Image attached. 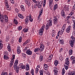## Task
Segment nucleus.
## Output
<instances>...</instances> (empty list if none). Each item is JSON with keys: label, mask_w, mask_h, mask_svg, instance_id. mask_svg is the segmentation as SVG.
Segmentation results:
<instances>
[{"label": "nucleus", "mask_w": 75, "mask_h": 75, "mask_svg": "<svg viewBox=\"0 0 75 75\" xmlns=\"http://www.w3.org/2000/svg\"><path fill=\"white\" fill-rule=\"evenodd\" d=\"M65 64L64 65V68L66 70H67L68 69V66H69V58H67L66 59V62L65 63Z\"/></svg>", "instance_id": "nucleus-1"}, {"label": "nucleus", "mask_w": 75, "mask_h": 75, "mask_svg": "<svg viewBox=\"0 0 75 75\" xmlns=\"http://www.w3.org/2000/svg\"><path fill=\"white\" fill-rule=\"evenodd\" d=\"M71 38L72 40L70 41L69 43L70 46H71V47H73L74 44H75V37H74V36H71Z\"/></svg>", "instance_id": "nucleus-2"}, {"label": "nucleus", "mask_w": 75, "mask_h": 75, "mask_svg": "<svg viewBox=\"0 0 75 75\" xmlns=\"http://www.w3.org/2000/svg\"><path fill=\"white\" fill-rule=\"evenodd\" d=\"M52 21L51 19H50L49 21V23H47L46 25V30H48L49 29L50 26H51L52 25Z\"/></svg>", "instance_id": "nucleus-3"}, {"label": "nucleus", "mask_w": 75, "mask_h": 75, "mask_svg": "<svg viewBox=\"0 0 75 75\" xmlns=\"http://www.w3.org/2000/svg\"><path fill=\"white\" fill-rule=\"evenodd\" d=\"M29 20L30 22H32L33 21V19L31 17V15H30L29 16H28L27 18L25 20L26 23H28Z\"/></svg>", "instance_id": "nucleus-4"}, {"label": "nucleus", "mask_w": 75, "mask_h": 75, "mask_svg": "<svg viewBox=\"0 0 75 75\" xmlns=\"http://www.w3.org/2000/svg\"><path fill=\"white\" fill-rule=\"evenodd\" d=\"M45 25H43L42 27V28L40 29V30L39 31V33L40 35H42L43 34V32L44 30V28H45Z\"/></svg>", "instance_id": "nucleus-5"}, {"label": "nucleus", "mask_w": 75, "mask_h": 75, "mask_svg": "<svg viewBox=\"0 0 75 75\" xmlns=\"http://www.w3.org/2000/svg\"><path fill=\"white\" fill-rule=\"evenodd\" d=\"M24 51H27L26 53L28 55H32L33 54V52H32L30 50H28L26 48L24 49Z\"/></svg>", "instance_id": "nucleus-6"}, {"label": "nucleus", "mask_w": 75, "mask_h": 75, "mask_svg": "<svg viewBox=\"0 0 75 75\" xmlns=\"http://www.w3.org/2000/svg\"><path fill=\"white\" fill-rule=\"evenodd\" d=\"M13 68L14 69H16V71L17 73H18V72H19V67L17 66V65H14L13 66Z\"/></svg>", "instance_id": "nucleus-7"}, {"label": "nucleus", "mask_w": 75, "mask_h": 75, "mask_svg": "<svg viewBox=\"0 0 75 75\" xmlns=\"http://www.w3.org/2000/svg\"><path fill=\"white\" fill-rule=\"evenodd\" d=\"M71 26L69 25L68 26V28L66 29V31L67 33H69L71 30Z\"/></svg>", "instance_id": "nucleus-8"}, {"label": "nucleus", "mask_w": 75, "mask_h": 75, "mask_svg": "<svg viewBox=\"0 0 75 75\" xmlns=\"http://www.w3.org/2000/svg\"><path fill=\"white\" fill-rule=\"evenodd\" d=\"M19 67L20 69H25V66L23 65L22 63L20 64L19 65Z\"/></svg>", "instance_id": "nucleus-9"}, {"label": "nucleus", "mask_w": 75, "mask_h": 75, "mask_svg": "<svg viewBox=\"0 0 75 75\" xmlns=\"http://www.w3.org/2000/svg\"><path fill=\"white\" fill-rule=\"evenodd\" d=\"M70 58L71 60L72 61V64H74L75 63V57L71 56Z\"/></svg>", "instance_id": "nucleus-10"}, {"label": "nucleus", "mask_w": 75, "mask_h": 75, "mask_svg": "<svg viewBox=\"0 0 75 75\" xmlns=\"http://www.w3.org/2000/svg\"><path fill=\"white\" fill-rule=\"evenodd\" d=\"M4 59H9V57L7 56V53L6 52H4Z\"/></svg>", "instance_id": "nucleus-11"}, {"label": "nucleus", "mask_w": 75, "mask_h": 75, "mask_svg": "<svg viewBox=\"0 0 75 75\" xmlns=\"http://www.w3.org/2000/svg\"><path fill=\"white\" fill-rule=\"evenodd\" d=\"M0 19H1V21L2 23H3L4 21V20L5 19V18H4V16H3V15H1V13L0 12Z\"/></svg>", "instance_id": "nucleus-12"}, {"label": "nucleus", "mask_w": 75, "mask_h": 75, "mask_svg": "<svg viewBox=\"0 0 75 75\" xmlns=\"http://www.w3.org/2000/svg\"><path fill=\"white\" fill-rule=\"evenodd\" d=\"M65 25H66L64 24L63 26L61 31L62 33H64V29H65Z\"/></svg>", "instance_id": "nucleus-13"}, {"label": "nucleus", "mask_w": 75, "mask_h": 75, "mask_svg": "<svg viewBox=\"0 0 75 75\" xmlns=\"http://www.w3.org/2000/svg\"><path fill=\"white\" fill-rule=\"evenodd\" d=\"M6 9L8 10H11V8H10V7L8 6V2L6 1Z\"/></svg>", "instance_id": "nucleus-14"}, {"label": "nucleus", "mask_w": 75, "mask_h": 75, "mask_svg": "<svg viewBox=\"0 0 75 75\" xmlns=\"http://www.w3.org/2000/svg\"><path fill=\"white\" fill-rule=\"evenodd\" d=\"M54 75H58V70L57 69L55 68L54 69Z\"/></svg>", "instance_id": "nucleus-15"}, {"label": "nucleus", "mask_w": 75, "mask_h": 75, "mask_svg": "<svg viewBox=\"0 0 75 75\" xmlns=\"http://www.w3.org/2000/svg\"><path fill=\"white\" fill-rule=\"evenodd\" d=\"M42 6V1H41L39 3L38 7H39V8H41Z\"/></svg>", "instance_id": "nucleus-16"}, {"label": "nucleus", "mask_w": 75, "mask_h": 75, "mask_svg": "<svg viewBox=\"0 0 75 75\" xmlns=\"http://www.w3.org/2000/svg\"><path fill=\"white\" fill-rule=\"evenodd\" d=\"M21 9L23 11H25V8L24 7V6L23 5H21Z\"/></svg>", "instance_id": "nucleus-17"}, {"label": "nucleus", "mask_w": 75, "mask_h": 75, "mask_svg": "<svg viewBox=\"0 0 75 75\" xmlns=\"http://www.w3.org/2000/svg\"><path fill=\"white\" fill-rule=\"evenodd\" d=\"M61 15L62 17H64L65 16V12L64 10H62L61 12Z\"/></svg>", "instance_id": "nucleus-18"}, {"label": "nucleus", "mask_w": 75, "mask_h": 75, "mask_svg": "<svg viewBox=\"0 0 75 75\" xmlns=\"http://www.w3.org/2000/svg\"><path fill=\"white\" fill-rule=\"evenodd\" d=\"M40 50V51H42L41 50V49H40L39 48H37L34 50L35 52H38V51H39Z\"/></svg>", "instance_id": "nucleus-19"}, {"label": "nucleus", "mask_w": 75, "mask_h": 75, "mask_svg": "<svg viewBox=\"0 0 75 75\" xmlns=\"http://www.w3.org/2000/svg\"><path fill=\"white\" fill-rule=\"evenodd\" d=\"M14 61H13V60H11L10 63L9 65L10 67H11L13 65V63H14Z\"/></svg>", "instance_id": "nucleus-20"}, {"label": "nucleus", "mask_w": 75, "mask_h": 75, "mask_svg": "<svg viewBox=\"0 0 75 75\" xmlns=\"http://www.w3.org/2000/svg\"><path fill=\"white\" fill-rule=\"evenodd\" d=\"M57 7H58V4H54L53 7V10H55L57 9Z\"/></svg>", "instance_id": "nucleus-21"}, {"label": "nucleus", "mask_w": 75, "mask_h": 75, "mask_svg": "<svg viewBox=\"0 0 75 75\" xmlns=\"http://www.w3.org/2000/svg\"><path fill=\"white\" fill-rule=\"evenodd\" d=\"M18 16L21 18H24L23 16L20 13H18Z\"/></svg>", "instance_id": "nucleus-22"}, {"label": "nucleus", "mask_w": 75, "mask_h": 75, "mask_svg": "<svg viewBox=\"0 0 75 75\" xmlns=\"http://www.w3.org/2000/svg\"><path fill=\"white\" fill-rule=\"evenodd\" d=\"M8 50V51H11V49L10 45H8L7 46Z\"/></svg>", "instance_id": "nucleus-23"}, {"label": "nucleus", "mask_w": 75, "mask_h": 75, "mask_svg": "<svg viewBox=\"0 0 75 75\" xmlns=\"http://www.w3.org/2000/svg\"><path fill=\"white\" fill-rule=\"evenodd\" d=\"M44 69L46 70H47L48 69V66L46 64H44Z\"/></svg>", "instance_id": "nucleus-24"}, {"label": "nucleus", "mask_w": 75, "mask_h": 75, "mask_svg": "<svg viewBox=\"0 0 75 75\" xmlns=\"http://www.w3.org/2000/svg\"><path fill=\"white\" fill-rule=\"evenodd\" d=\"M6 42H8L9 40H10V36H8L6 37Z\"/></svg>", "instance_id": "nucleus-25"}, {"label": "nucleus", "mask_w": 75, "mask_h": 75, "mask_svg": "<svg viewBox=\"0 0 75 75\" xmlns=\"http://www.w3.org/2000/svg\"><path fill=\"white\" fill-rule=\"evenodd\" d=\"M54 24H57V23L58 22V20H57V18H56L54 19Z\"/></svg>", "instance_id": "nucleus-26"}, {"label": "nucleus", "mask_w": 75, "mask_h": 75, "mask_svg": "<svg viewBox=\"0 0 75 75\" xmlns=\"http://www.w3.org/2000/svg\"><path fill=\"white\" fill-rule=\"evenodd\" d=\"M42 14V10H41V11L40 12L39 15L38 17V20H40V16Z\"/></svg>", "instance_id": "nucleus-27"}, {"label": "nucleus", "mask_w": 75, "mask_h": 75, "mask_svg": "<svg viewBox=\"0 0 75 75\" xmlns=\"http://www.w3.org/2000/svg\"><path fill=\"white\" fill-rule=\"evenodd\" d=\"M65 69L64 68H63L62 70V75H64L65 74Z\"/></svg>", "instance_id": "nucleus-28"}, {"label": "nucleus", "mask_w": 75, "mask_h": 75, "mask_svg": "<svg viewBox=\"0 0 75 75\" xmlns=\"http://www.w3.org/2000/svg\"><path fill=\"white\" fill-rule=\"evenodd\" d=\"M14 23L15 24H16V25H17L18 24V23L17 21L16 20L14 19Z\"/></svg>", "instance_id": "nucleus-29"}, {"label": "nucleus", "mask_w": 75, "mask_h": 75, "mask_svg": "<svg viewBox=\"0 0 75 75\" xmlns=\"http://www.w3.org/2000/svg\"><path fill=\"white\" fill-rule=\"evenodd\" d=\"M73 52V51H72V50H70L69 51V54L70 55H71L72 54V53Z\"/></svg>", "instance_id": "nucleus-30"}, {"label": "nucleus", "mask_w": 75, "mask_h": 75, "mask_svg": "<svg viewBox=\"0 0 75 75\" xmlns=\"http://www.w3.org/2000/svg\"><path fill=\"white\" fill-rule=\"evenodd\" d=\"M28 29L27 28L24 29L23 30V31L24 33H26V32H27V31H28Z\"/></svg>", "instance_id": "nucleus-31"}, {"label": "nucleus", "mask_w": 75, "mask_h": 75, "mask_svg": "<svg viewBox=\"0 0 75 75\" xmlns=\"http://www.w3.org/2000/svg\"><path fill=\"white\" fill-rule=\"evenodd\" d=\"M53 55L52 54H51L48 57V59L49 60H51L52 58V56Z\"/></svg>", "instance_id": "nucleus-32"}, {"label": "nucleus", "mask_w": 75, "mask_h": 75, "mask_svg": "<svg viewBox=\"0 0 75 75\" xmlns=\"http://www.w3.org/2000/svg\"><path fill=\"white\" fill-rule=\"evenodd\" d=\"M43 57L42 56V55L40 56V62L42 61L43 60Z\"/></svg>", "instance_id": "nucleus-33"}, {"label": "nucleus", "mask_w": 75, "mask_h": 75, "mask_svg": "<svg viewBox=\"0 0 75 75\" xmlns=\"http://www.w3.org/2000/svg\"><path fill=\"white\" fill-rule=\"evenodd\" d=\"M60 43L61 44H62V45H63L64 44V40L62 39V40H61L60 41Z\"/></svg>", "instance_id": "nucleus-34"}, {"label": "nucleus", "mask_w": 75, "mask_h": 75, "mask_svg": "<svg viewBox=\"0 0 75 75\" xmlns=\"http://www.w3.org/2000/svg\"><path fill=\"white\" fill-rule=\"evenodd\" d=\"M1 75H8L7 74V73L6 72H2L1 74Z\"/></svg>", "instance_id": "nucleus-35"}, {"label": "nucleus", "mask_w": 75, "mask_h": 75, "mask_svg": "<svg viewBox=\"0 0 75 75\" xmlns=\"http://www.w3.org/2000/svg\"><path fill=\"white\" fill-rule=\"evenodd\" d=\"M30 73L32 75H34V69H32Z\"/></svg>", "instance_id": "nucleus-36"}, {"label": "nucleus", "mask_w": 75, "mask_h": 75, "mask_svg": "<svg viewBox=\"0 0 75 75\" xmlns=\"http://www.w3.org/2000/svg\"><path fill=\"white\" fill-rule=\"evenodd\" d=\"M54 64L56 67L57 66V65H58V61L57 60H55Z\"/></svg>", "instance_id": "nucleus-37"}, {"label": "nucleus", "mask_w": 75, "mask_h": 75, "mask_svg": "<svg viewBox=\"0 0 75 75\" xmlns=\"http://www.w3.org/2000/svg\"><path fill=\"white\" fill-rule=\"evenodd\" d=\"M73 23H74V24L73 25V28H75V21L73 20Z\"/></svg>", "instance_id": "nucleus-38"}, {"label": "nucleus", "mask_w": 75, "mask_h": 75, "mask_svg": "<svg viewBox=\"0 0 75 75\" xmlns=\"http://www.w3.org/2000/svg\"><path fill=\"white\" fill-rule=\"evenodd\" d=\"M53 3V0H50L49 1L50 6V5L52 4Z\"/></svg>", "instance_id": "nucleus-39"}, {"label": "nucleus", "mask_w": 75, "mask_h": 75, "mask_svg": "<svg viewBox=\"0 0 75 75\" xmlns=\"http://www.w3.org/2000/svg\"><path fill=\"white\" fill-rule=\"evenodd\" d=\"M38 7V4H35L34 5V8H37Z\"/></svg>", "instance_id": "nucleus-40"}, {"label": "nucleus", "mask_w": 75, "mask_h": 75, "mask_svg": "<svg viewBox=\"0 0 75 75\" xmlns=\"http://www.w3.org/2000/svg\"><path fill=\"white\" fill-rule=\"evenodd\" d=\"M40 48L41 49V51H42L43 50H44V47H42V46H40Z\"/></svg>", "instance_id": "nucleus-41"}, {"label": "nucleus", "mask_w": 75, "mask_h": 75, "mask_svg": "<svg viewBox=\"0 0 75 75\" xmlns=\"http://www.w3.org/2000/svg\"><path fill=\"white\" fill-rule=\"evenodd\" d=\"M17 52L18 54H20L21 52V50L20 49H17Z\"/></svg>", "instance_id": "nucleus-42"}, {"label": "nucleus", "mask_w": 75, "mask_h": 75, "mask_svg": "<svg viewBox=\"0 0 75 75\" xmlns=\"http://www.w3.org/2000/svg\"><path fill=\"white\" fill-rule=\"evenodd\" d=\"M13 58L11 59V60H13V61H14V58H15V55L14 54H13L12 56Z\"/></svg>", "instance_id": "nucleus-43"}, {"label": "nucleus", "mask_w": 75, "mask_h": 75, "mask_svg": "<svg viewBox=\"0 0 75 75\" xmlns=\"http://www.w3.org/2000/svg\"><path fill=\"white\" fill-rule=\"evenodd\" d=\"M40 75H43V71L42 70H40Z\"/></svg>", "instance_id": "nucleus-44"}, {"label": "nucleus", "mask_w": 75, "mask_h": 75, "mask_svg": "<svg viewBox=\"0 0 75 75\" xmlns=\"http://www.w3.org/2000/svg\"><path fill=\"white\" fill-rule=\"evenodd\" d=\"M39 71V69L38 68H36L35 69L36 74H37Z\"/></svg>", "instance_id": "nucleus-45"}, {"label": "nucleus", "mask_w": 75, "mask_h": 75, "mask_svg": "<svg viewBox=\"0 0 75 75\" xmlns=\"http://www.w3.org/2000/svg\"><path fill=\"white\" fill-rule=\"evenodd\" d=\"M22 40V37H20L19 40V42H21Z\"/></svg>", "instance_id": "nucleus-46"}, {"label": "nucleus", "mask_w": 75, "mask_h": 75, "mask_svg": "<svg viewBox=\"0 0 75 75\" xmlns=\"http://www.w3.org/2000/svg\"><path fill=\"white\" fill-rule=\"evenodd\" d=\"M2 46H3V44L1 43H0V50L2 49Z\"/></svg>", "instance_id": "nucleus-47"}, {"label": "nucleus", "mask_w": 75, "mask_h": 75, "mask_svg": "<svg viewBox=\"0 0 75 75\" xmlns=\"http://www.w3.org/2000/svg\"><path fill=\"white\" fill-rule=\"evenodd\" d=\"M11 1V3L12 4H14V0H10Z\"/></svg>", "instance_id": "nucleus-48"}, {"label": "nucleus", "mask_w": 75, "mask_h": 75, "mask_svg": "<svg viewBox=\"0 0 75 75\" xmlns=\"http://www.w3.org/2000/svg\"><path fill=\"white\" fill-rule=\"evenodd\" d=\"M59 59L61 61L63 60V57L62 56H60L59 57Z\"/></svg>", "instance_id": "nucleus-49"}, {"label": "nucleus", "mask_w": 75, "mask_h": 75, "mask_svg": "<svg viewBox=\"0 0 75 75\" xmlns=\"http://www.w3.org/2000/svg\"><path fill=\"white\" fill-rule=\"evenodd\" d=\"M21 29H22V27H21V26H19L18 27V30H21Z\"/></svg>", "instance_id": "nucleus-50"}, {"label": "nucleus", "mask_w": 75, "mask_h": 75, "mask_svg": "<svg viewBox=\"0 0 75 75\" xmlns=\"http://www.w3.org/2000/svg\"><path fill=\"white\" fill-rule=\"evenodd\" d=\"M15 11L16 12V13H18V10L17 8H16L15 9Z\"/></svg>", "instance_id": "nucleus-51"}, {"label": "nucleus", "mask_w": 75, "mask_h": 75, "mask_svg": "<svg viewBox=\"0 0 75 75\" xmlns=\"http://www.w3.org/2000/svg\"><path fill=\"white\" fill-rule=\"evenodd\" d=\"M70 17L71 16H68V17H67V18H66V20H69V18H70Z\"/></svg>", "instance_id": "nucleus-52"}, {"label": "nucleus", "mask_w": 75, "mask_h": 75, "mask_svg": "<svg viewBox=\"0 0 75 75\" xmlns=\"http://www.w3.org/2000/svg\"><path fill=\"white\" fill-rule=\"evenodd\" d=\"M22 56H23L24 57H26V55L24 53H23Z\"/></svg>", "instance_id": "nucleus-53"}, {"label": "nucleus", "mask_w": 75, "mask_h": 75, "mask_svg": "<svg viewBox=\"0 0 75 75\" xmlns=\"http://www.w3.org/2000/svg\"><path fill=\"white\" fill-rule=\"evenodd\" d=\"M26 75H30V73L28 72H26L25 73Z\"/></svg>", "instance_id": "nucleus-54"}, {"label": "nucleus", "mask_w": 75, "mask_h": 75, "mask_svg": "<svg viewBox=\"0 0 75 75\" xmlns=\"http://www.w3.org/2000/svg\"><path fill=\"white\" fill-rule=\"evenodd\" d=\"M60 31L59 30L57 33V35L58 37H59V33H60Z\"/></svg>", "instance_id": "nucleus-55"}, {"label": "nucleus", "mask_w": 75, "mask_h": 75, "mask_svg": "<svg viewBox=\"0 0 75 75\" xmlns=\"http://www.w3.org/2000/svg\"><path fill=\"white\" fill-rule=\"evenodd\" d=\"M25 1L26 4H27V3H28L29 2V1H28V0H25Z\"/></svg>", "instance_id": "nucleus-56"}, {"label": "nucleus", "mask_w": 75, "mask_h": 75, "mask_svg": "<svg viewBox=\"0 0 75 75\" xmlns=\"http://www.w3.org/2000/svg\"><path fill=\"white\" fill-rule=\"evenodd\" d=\"M16 64V65H17V64H18V61H17V60H16V61H15V64Z\"/></svg>", "instance_id": "nucleus-57"}, {"label": "nucleus", "mask_w": 75, "mask_h": 75, "mask_svg": "<svg viewBox=\"0 0 75 75\" xmlns=\"http://www.w3.org/2000/svg\"><path fill=\"white\" fill-rule=\"evenodd\" d=\"M29 69H30V68H28V67L26 68V71H28Z\"/></svg>", "instance_id": "nucleus-58"}, {"label": "nucleus", "mask_w": 75, "mask_h": 75, "mask_svg": "<svg viewBox=\"0 0 75 75\" xmlns=\"http://www.w3.org/2000/svg\"><path fill=\"white\" fill-rule=\"evenodd\" d=\"M4 20L6 21V22H7L8 21V20H7V18H6L5 20L4 19Z\"/></svg>", "instance_id": "nucleus-59"}, {"label": "nucleus", "mask_w": 75, "mask_h": 75, "mask_svg": "<svg viewBox=\"0 0 75 75\" xmlns=\"http://www.w3.org/2000/svg\"><path fill=\"white\" fill-rule=\"evenodd\" d=\"M27 4H28V6H30L31 5L30 3V2H29L28 3H27Z\"/></svg>", "instance_id": "nucleus-60"}, {"label": "nucleus", "mask_w": 75, "mask_h": 75, "mask_svg": "<svg viewBox=\"0 0 75 75\" xmlns=\"http://www.w3.org/2000/svg\"><path fill=\"white\" fill-rule=\"evenodd\" d=\"M11 43H13V42H14V40L12 39L11 40Z\"/></svg>", "instance_id": "nucleus-61"}, {"label": "nucleus", "mask_w": 75, "mask_h": 75, "mask_svg": "<svg viewBox=\"0 0 75 75\" xmlns=\"http://www.w3.org/2000/svg\"><path fill=\"white\" fill-rule=\"evenodd\" d=\"M62 48H61V49L59 50V52H62Z\"/></svg>", "instance_id": "nucleus-62"}, {"label": "nucleus", "mask_w": 75, "mask_h": 75, "mask_svg": "<svg viewBox=\"0 0 75 75\" xmlns=\"http://www.w3.org/2000/svg\"><path fill=\"white\" fill-rule=\"evenodd\" d=\"M75 9V4L73 8V9H74V10Z\"/></svg>", "instance_id": "nucleus-63"}, {"label": "nucleus", "mask_w": 75, "mask_h": 75, "mask_svg": "<svg viewBox=\"0 0 75 75\" xmlns=\"http://www.w3.org/2000/svg\"><path fill=\"white\" fill-rule=\"evenodd\" d=\"M9 75H13V73L11 72L9 73Z\"/></svg>", "instance_id": "nucleus-64"}]
</instances>
